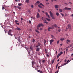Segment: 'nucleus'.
<instances>
[{"label": "nucleus", "instance_id": "obj_37", "mask_svg": "<svg viewBox=\"0 0 73 73\" xmlns=\"http://www.w3.org/2000/svg\"><path fill=\"white\" fill-rule=\"evenodd\" d=\"M35 31L36 32H37V33H39V31L37 30H36Z\"/></svg>", "mask_w": 73, "mask_h": 73}, {"label": "nucleus", "instance_id": "obj_45", "mask_svg": "<svg viewBox=\"0 0 73 73\" xmlns=\"http://www.w3.org/2000/svg\"><path fill=\"white\" fill-rule=\"evenodd\" d=\"M61 14L62 15V16H64V15L62 13H61Z\"/></svg>", "mask_w": 73, "mask_h": 73}, {"label": "nucleus", "instance_id": "obj_23", "mask_svg": "<svg viewBox=\"0 0 73 73\" xmlns=\"http://www.w3.org/2000/svg\"><path fill=\"white\" fill-rule=\"evenodd\" d=\"M54 59H53L52 60V62L51 63L52 65L53 64V63H54Z\"/></svg>", "mask_w": 73, "mask_h": 73}, {"label": "nucleus", "instance_id": "obj_46", "mask_svg": "<svg viewBox=\"0 0 73 73\" xmlns=\"http://www.w3.org/2000/svg\"><path fill=\"white\" fill-rule=\"evenodd\" d=\"M32 42H35V39H33V40Z\"/></svg>", "mask_w": 73, "mask_h": 73}, {"label": "nucleus", "instance_id": "obj_5", "mask_svg": "<svg viewBox=\"0 0 73 73\" xmlns=\"http://www.w3.org/2000/svg\"><path fill=\"white\" fill-rule=\"evenodd\" d=\"M72 9L71 8H68V7H65L63 9V10H71Z\"/></svg>", "mask_w": 73, "mask_h": 73}, {"label": "nucleus", "instance_id": "obj_52", "mask_svg": "<svg viewBox=\"0 0 73 73\" xmlns=\"http://www.w3.org/2000/svg\"><path fill=\"white\" fill-rule=\"evenodd\" d=\"M40 31H42V28H41L40 29Z\"/></svg>", "mask_w": 73, "mask_h": 73}, {"label": "nucleus", "instance_id": "obj_41", "mask_svg": "<svg viewBox=\"0 0 73 73\" xmlns=\"http://www.w3.org/2000/svg\"><path fill=\"white\" fill-rule=\"evenodd\" d=\"M45 60H43L42 61V62L44 63V62H45Z\"/></svg>", "mask_w": 73, "mask_h": 73}, {"label": "nucleus", "instance_id": "obj_22", "mask_svg": "<svg viewBox=\"0 0 73 73\" xmlns=\"http://www.w3.org/2000/svg\"><path fill=\"white\" fill-rule=\"evenodd\" d=\"M17 8H18L19 9H21V7L19 6H17Z\"/></svg>", "mask_w": 73, "mask_h": 73}, {"label": "nucleus", "instance_id": "obj_3", "mask_svg": "<svg viewBox=\"0 0 73 73\" xmlns=\"http://www.w3.org/2000/svg\"><path fill=\"white\" fill-rule=\"evenodd\" d=\"M68 28L69 29V31H71L72 30L71 25L70 24H68L67 25Z\"/></svg>", "mask_w": 73, "mask_h": 73}, {"label": "nucleus", "instance_id": "obj_11", "mask_svg": "<svg viewBox=\"0 0 73 73\" xmlns=\"http://www.w3.org/2000/svg\"><path fill=\"white\" fill-rule=\"evenodd\" d=\"M15 30H17L18 31H20L21 29L20 27H17V28H15Z\"/></svg>", "mask_w": 73, "mask_h": 73}, {"label": "nucleus", "instance_id": "obj_21", "mask_svg": "<svg viewBox=\"0 0 73 73\" xmlns=\"http://www.w3.org/2000/svg\"><path fill=\"white\" fill-rule=\"evenodd\" d=\"M55 8H58V5H55Z\"/></svg>", "mask_w": 73, "mask_h": 73}, {"label": "nucleus", "instance_id": "obj_26", "mask_svg": "<svg viewBox=\"0 0 73 73\" xmlns=\"http://www.w3.org/2000/svg\"><path fill=\"white\" fill-rule=\"evenodd\" d=\"M67 42H70L71 41L69 40L68 39H67Z\"/></svg>", "mask_w": 73, "mask_h": 73}, {"label": "nucleus", "instance_id": "obj_50", "mask_svg": "<svg viewBox=\"0 0 73 73\" xmlns=\"http://www.w3.org/2000/svg\"><path fill=\"white\" fill-rule=\"evenodd\" d=\"M59 57V55L58 54L57 56V58H58V57Z\"/></svg>", "mask_w": 73, "mask_h": 73}, {"label": "nucleus", "instance_id": "obj_57", "mask_svg": "<svg viewBox=\"0 0 73 73\" xmlns=\"http://www.w3.org/2000/svg\"><path fill=\"white\" fill-rule=\"evenodd\" d=\"M64 3V4H66V5H67L68 4V3L67 4L66 3Z\"/></svg>", "mask_w": 73, "mask_h": 73}, {"label": "nucleus", "instance_id": "obj_15", "mask_svg": "<svg viewBox=\"0 0 73 73\" xmlns=\"http://www.w3.org/2000/svg\"><path fill=\"white\" fill-rule=\"evenodd\" d=\"M18 6H21L22 5V3H19L18 4Z\"/></svg>", "mask_w": 73, "mask_h": 73}, {"label": "nucleus", "instance_id": "obj_51", "mask_svg": "<svg viewBox=\"0 0 73 73\" xmlns=\"http://www.w3.org/2000/svg\"><path fill=\"white\" fill-rule=\"evenodd\" d=\"M44 23H46V24H48V22L45 21Z\"/></svg>", "mask_w": 73, "mask_h": 73}, {"label": "nucleus", "instance_id": "obj_34", "mask_svg": "<svg viewBox=\"0 0 73 73\" xmlns=\"http://www.w3.org/2000/svg\"><path fill=\"white\" fill-rule=\"evenodd\" d=\"M37 3L38 4H39L40 3V1H38L36 3V4H37Z\"/></svg>", "mask_w": 73, "mask_h": 73}, {"label": "nucleus", "instance_id": "obj_13", "mask_svg": "<svg viewBox=\"0 0 73 73\" xmlns=\"http://www.w3.org/2000/svg\"><path fill=\"white\" fill-rule=\"evenodd\" d=\"M18 41H19V42H21V40H20V37H18Z\"/></svg>", "mask_w": 73, "mask_h": 73}, {"label": "nucleus", "instance_id": "obj_48", "mask_svg": "<svg viewBox=\"0 0 73 73\" xmlns=\"http://www.w3.org/2000/svg\"><path fill=\"white\" fill-rule=\"evenodd\" d=\"M46 56H47V57H49V55L48 54H46Z\"/></svg>", "mask_w": 73, "mask_h": 73}, {"label": "nucleus", "instance_id": "obj_53", "mask_svg": "<svg viewBox=\"0 0 73 73\" xmlns=\"http://www.w3.org/2000/svg\"><path fill=\"white\" fill-rule=\"evenodd\" d=\"M67 61V60L66 59H65V60H64V61L65 62H66V61Z\"/></svg>", "mask_w": 73, "mask_h": 73}, {"label": "nucleus", "instance_id": "obj_14", "mask_svg": "<svg viewBox=\"0 0 73 73\" xmlns=\"http://www.w3.org/2000/svg\"><path fill=\"white\" fill-rule=\"evenodd\" d=\"M62 54H63V52H62V51H61L60 53H59L58 55H59V56H60Z\"/></svg>", "mask_w": 73, "mask_h": 73}, {"label": "nucleus", "instance_id": "obj_10", "mask_svg": "<svg viewBox=\"0 0 73 73\" xmlns=\"http://www.w3.org/2000/svg\"><path fill=\"white\" fill-rule=\"evenodd\" d=\"M53 41H54V40L53 39H52L50 40V42L51 45L52 44V42H53Z\"/></svg>", "mask_w": 73, "mask_h": 73}, {"label": "nucleus", "instance_id": "obj_7", "mask_svg": "<svg viewBox=\"0 0 73 73\" xmlns=\"http://www.w3.org/2000/svg\"><path fill=\"white\" fill-rule=\"evenodd\" d=\"M67 63H64L62 66H64V65H66L68 63H69V60H68L67 61Z\"/></svg>", "mask_w": 73, "mask_h": 73}, {"label": "nucleus", "instance_id": "obj_44", "mask_svg": "<svg viewBox=\"0 0 73 73\" xmlns=\"http://www.w3.org/2000/svg\"><path fill=\"white\" fill-rule=\"evenodd\" d=\"M44 44H45V43H46V40H44Z\"/></svg>", "mask_w": 73, "mask_h": 73}, {"label": "nucleus", "instance_id": "obj_62", "mask_svg": "<svg viewBox=\"0 0 73 73\" xmlns=\"http://www.w3.org/2000/svg\"><path fill=\"white\" fill-rule=\"evenodd\" d=\"M68 48H67L66 49V52H67V51H68Z\"/></svg>", "mask_w": 73, "mask_h": 73}, {"label": "nucleus", "instance_id": "obj_28", "mask_svg": "<svg viewBox=\"0 0 73 73\" xmlns=\"http://www.w3.org/2000/svg\"><path fill=\"white\" fill-rule=\"evenodd\" d=\"M38 6L39 7H40V8H42V6H41V5H38Z\"/></svg>", "mask_w": 73, "mask_h": 73}, {"label": "nucleus", "instance_id": "obj_12", "mask_svg": "<svg viewBox=\"0 0 73 73\" xmlns=\"http://www.w3.org/2000/svg\"><path fill=\"white\" fill-rule=\"evenodd\" d=\"M38 72H39L40 73H44L42 72V71H41V70H37Z\"/></svg>", "mask_w": 73, "mask_h": 73}, {"label": "nucleus", "instance_id": "obj_42", "mask_svg": "<svg viewBox=\"0 0 73 73\" xmlns=\"http://www.w3.org/2000/svg\"><path fill=\"white\" fill-rule=\"evenodd\" d=\"M2 9L3 10H4V7L3 6Z\"/></svg>", "mask_w": 73, "mask_h": 73}, {"label": "nucleus", "instance_id": "obj_61", "mask_svg": "<svg viewBox=\"0 0 73 73\" xmlns=\"http://www.w3.org/2000/svg\"><path fill=\"white\" fill-rule=\"evenodd\" d=\"M37 66V67L39 68V65H38L37 66Z\"/></svg>", "mask_w": 73, "mask_h": 73}, {"label": "nucleus", "instance_id": "obj_49", "mask_svg": "<svg viewBox=\"0 0 73 73\" xmlns=\"http://www.w3.org/2000/svg\"><path fill=\"white\" fill-rule=\"evenodd\" d=\"M15 23H17V22H18V21H17V20H16L15 21Z\"/></svg>", "mask_w": 73, "mask_h": 73}, {"label": "nucleus", "instance_id": "obj_4", "mask_svg": "<svg viewBox=\"0 0 73 73\" xmlns=\"http://www.w3.org/2000/svg\"><path fill=\"white\" fill-rule=\"evenodd\" d=\"M45 26V25H43V24L42 23H41L40 24H39L38 27L40 28L41 27H44Z\"/></svg>", "mask_w": 73, "mask_h": 73}, {"label": "nucleus", "instance_id": "obj_25", "mask_svg": "<svg viewBox=\"0 0 73 73\" xmlns=\"http://www.w3.org/2000/svg\"><path fill=\"white\" fill-rule=\"evenodd\" d=\"M64 40V39L63 38H61V39H60V40L61 41H63V40Z\"/></svg>", "mask_w": 73, "mask_h": 73}, {"label": "nucleus", "instance_id": "obj_39", "mask_svg": "<svg viewBox=\"0 0 73 73\" xmlns=\"http://www.w3.org/2000/svg\"><path fill=\"white\" fill-rule=\"evenodd\" d=\"M37 29H38H38H39V27H38V26H37Z\"/></svg>", "mask_w": 73, "mask_h": 73}, {"label": "nucleus", "instance_id": "obj_63", "mask_svg": "<svg viewBox=\"0 0 73 73\" xmlns=\"http://www.w3.org/2000/svg\"><path fill=\"white\" fill-rule=\"evenodd\" d=\"M70 16H72V17H73V14H72Z\"/></svg>", "mask_w": 73, "mask_h": 73}, {"label": "nucleus", "instance_id": "obj_55", "mask_svg": "<svg viewBox=\"0 0 73 73\" xmlns=\"http://www.w3.org/2000/svg\"><path fill=\"white\" fill-rule=\"evenodd\" d=\"M39 46V45H37V46H36V48H38V46Z\"/></svg>", "mask_w": 73, "mask_h": 73}, {"label": "nucleus", "instance_id": "obj_35", "mask_svg": "<svg viewBox=\"0 0 73 73\" xmlns=\"http://www.w3.org/2000/svg\"><path fill=\"white\" fill-rule=\"evenodd\" d=\"M32 65H33V63H34V61H32Z\"/></svg>", "mask_w": 73, "mask_h": 73}, {"label": "nucleus", "instance_id": "obj_33", "mask_svg": "<svg viewBox=\"0 0 73 73\" xmlns=\"http://www.w3.org/2000/svg\"><path fill=\"white\" fill-rule=\"evenodd\" d=\"M68 4H70V5H72V3L70 2H69Z\"/></svg>", "mask_w": 73, "mask_h": 73}, {"label": "nucleus", "instance_id": "obj_40", "mask_svg": "<svg viewBox=\"0 0 73 73\" xmlns=\"http://www.w3.org/2000/svg\"><path fill=\"white\" fill-rule=\"evenodd\" d=\"M29 22L30 24H31L32 23V22H31V21L30 20L29 21Z\"/></svg>", "mask_w": 73, "mask_h": 73}, {"label": "nucleus", "instance_id": "obj_16", "mask_svg": "<svg viewBox=\"0 0 73 73\" xmlns=\"http://www.w3.org/2000/svg\"><path fill=\"white\" fill-rule=\"evenodd\" d=\"M52 28H53V27H48V31H50V30L52 29Z\"/></svg>", "mask_w": 73, "mask_h": 73}, {"label": "nucleus", "instance_id": "obj_59", "mask_svg": "<svg viewBox=\"0 0 73 73\" xmlns=\"http://www.w3.org/2000/svg\"><path fill=\"white\" fill-rule=\"evenodd\" d=\"M15 1H16V2H17L18 1L17 0H15Z\"/></svg>", "mask_w": 73, "mask_h": 73}, {"label": "nucleus", "instance_id": "obj_54", "mask_svg": "<svg viewBox=\"0 0 73 73\" xmlns=\"http://www.w3.org/2000/svg\"><path fill=\"white\" fill-rule=\"evenodd\" d=\"M38 12H40V10L39 9H38Z\"/></svg>", "mask_w": 73, "mask_h": 73}, {"label": "nucleus", "instance_id": "obj_1", "mask_svg": "<svg viewBox=\"0 0 73 73\" xmlns=\"http://www.w3.org/2000/svg\"><path fill=\"white\" fill-rule=\"evenodd\" d=\"M49 13L50 15V16L52 18V19L55 20V18L53 16V14L52 13V12H51V11H50Z\"/></svg>", "mask_w": 73, "mask_h": 73}, {"label": "nucleus", "instance_id": "obj_8", "mask_svg": "<svg viewBox=\"0 0 73 73\" xmlns=\"http://www.w3.org/2000/svg\"><path fill=\"white\" fill-rule=\"evenodd\" d=\"M37 14L36 17L37 18H40V14H39V13H37Z\"/></svg>", "mask_w": 73, "mask_h": 73}, {"label": "nucleus", "instance_id": "obj_19", "mask_svg": "<svg viewBox=\"0 0 73 73\" xmlns=\"http://www.w3.org/2000/svg\"><path fill=\"white\" fill-rule=\"evenodd\" d=\"M42 19L44 21H46L45 19H44V18L42 17Z\"/></svg>", "mask_w": 73, "mask_h": 73}, {"label": "nucleus", "instance_id": "obj_20", "mask_svg": "<svg viewBox=\"0 0 73 73\" xmlns=\"http://www.w3.org/2000/svg\"><path fill=\"white\" fill-rule=\"evenodd\" d=\"M56 14L57 16H59V13L58 12H56Z\"/></svg>", "mask_w": 73, "mask_h": 73}, {"label": "nucleus", "instance_id": "obj_17", "mask_svg": "<svg viewBox=\"0 0 73 73\" xmlns=\"http://www.w3.org/2000/svg\"><path fill=\"white\" fill-rule=\"evenodd\" d=\"M30 50H33V47H32V46H30Z\"/></svg>", "mask_w": 73, "mask_h": 73}, {"label": "nucleus", "instance_id": "obj_56", "mask_svg": "<svg viewBox=\"0 0 73 73\" xmlns=\"http://www.w3.org/2000/svg\"><path fill=\"white\" fill-rule=\"evenodd\" d=\"M28 12H29V13H31V11H30V10H29V11H28Z\"/></svg>", "mask_w": 73, "mask_h": 73}, {"label": "nucleus", "instance_id": "obj_36", "mask_svg": "<svg viewBox=\"0 0 73 73\" xmlns=\"http://www.w3.org/2000/svg\"><path fill=\"white\" fill-rule=\"evenodd\" d=\"M26 2L28 3V2H29V0H26Z\"/></svg>", "mask_w": 73, "mask_h": 73}, {"label": "nucleus", "instance_id": "obj_32", "mask_svg": "<svg viewBox=\"0 0 73 73\" xmlns=\"http://www.w3.org/2000/svg\"><path fill=\"white\" fill-rule=\"evenodd\" d=\"M40 5H42V6H43V7H44V5H43V4L41 3H40Z\"/></svg>", "mask_w": 73, "mask_h": 73}, {"label": "nucleus", "instance_id": "obj_58", "mask_svg": "<svg viewBox=\"0 0 73 73\" xmlns=\"http://www.w3.org/2000/svg\"><path fill=\"white\" fill-rule=\"evenodd\" d=\"M26 50H28V48H26Z\"/></svg>", "mask_w": 73, "mask_h": 73}, {"label": "nucleus", "instance_id": "obj_2", "mask_svg": "<svg viewBox=\"0 0 73 73\" xmlns=\"http://www.w3.org/2000/svg\"><path fill=\"white\" fill-rule=\"evenodd\" d=\"M12 33V30H9V31L8 32V34L9 36H13V35L11 33Z\"/></svg>", "mask_w": 73, "mask_h": 73}, {"label": "nucleus", "instance_id": "obj_6", "mask_svg": "<svg viewBox=\"0 0 73 73\" xmlns=\"http://www.w3.org/2000/svg\"><path fill=\"white\" fill-rule=\"evenodd\" d=\"M56 25V24H55L52 25V28H54V27H55L56 28H57L58 26H57V25Z\"/></svg>", "mask_w": 73, "mask_h": 73}, {"label": "nucleus", "instance_id": "obj_29", "mask_svg": "<svg viewBox=\"0 0 73 73\" xmlns=\"http://www.w3.org/2000/svg\"><path fill=\"white\" fill-rule=\"evenodd\" d=\"M46 20H48V21H50V19H49L47 18H46Z\"/></svg>", "mask_w": 73, "mask_h": 73}, {"label": "nucleus", "instance_id": "obj_9", "mask_svg": "<svg viewBox=\"0 0 73 73\" xmlns=\"http://www.w3.org/2000/svg\"><path fill=\"white\" fill-rule=\"evenodd\" d=\"M45 14L46 15V16H48V18H50V16H49V15H48V13L47 12H46L45 13Z\"/></svg>", "mask_w": 73, "mask_h": 73}, {"label": "nucleus", "instance_id": "obj_30", "mask_svg": "<svg viewBox=\"0 0 73 73\" xmlns=\"http://www.w3.org/2000/svg\"><path fill=\"white\" fill-rule=\"evenodd\" d=\"M31 8H34V7L33 6V5H31Z\"/></svg>", "mask_w": 73, "mask_h": 73}, {"label": "nucleus", "instance_id": "obj_31", "mask_svg": "<svg viewBox=\"0 0 73 73\" xmlns=\"http://www.w3.org/2000/svg\"><path fill=\"white\" fill-rule=\"evenodd\" d=\"M38 46H40V47H41V45H41V43H38Z\"/></svg>", "mask_w": 73, "mask_h": 73}, {"label": "nucleus", "instance_id": "obj_47", "mask_svg": "<svg viewBox=\"0 0 73 73\" xmlns=\"http://www.w3.org/2000/svg\"><path fill=\"white\" fill-rule=\"evenodd\" d=\"M59 64V63H58V64H57L56 66V67H58V65Z\"/></svg>", "mask_w": 73, "mask_h": 73}, {"label": "nucleus", "instance_id": "obj_43", "mask_svg": "<svg viewBox=\"0 0 73 73\" xmlns=\"http://www.w3.org/2000/svg\"><path fill=\"white\" fill-rule=\"evenodd\" d=\"M58 31L59 32H60V31H61V29H59L58 30Z\"/></svg>", "mask_w": 73, "mask_h": 73}, {"label": "nucleus", "instance_id": "obj_24", "mask_svg": "<svg viewBox=\"0 0 73 73\" xmlns=\"http://www.w3.org/2000/svg\"><path fill=\"white\" fill-rule=\"evenodd\" d=\"M59 11H60V12H62V9H59Z\"/></svg>", "mask_w": 73, "mask_h": 73}, {"label": "nucleus", "instance_id": "obj_64", "mask_svg": "<svg viewBox=\"0 0 73 73\" xmlns=\"http://www.w3.org/2000/svg\"><path fill=\"white\" fill-rule=\"evenodd\" d=\"M72 45H71L70 46V47H72Z\"/></svg>", "mask_w": 73, "mask_h": 73}, {"label": "nucleus", "instance_id": "obj_60", "mask_svg": "<svg viewBox=\"0 0 73 73\" xmlns=\"http://www.w3.org/2000/svg\"><path fill=\"white\" fill-rule=\"evenodd\" d=\"M16 24H17V25H19V23H16Z\"/></svg>", "mask_w": 73, "mask_h": 73}, {"label": "nucleus", "instance_id": "obj_27", "mask_svg": "<svg viewBox=\"0 0 73 73\" xmlns=\"http://www.w3.org/2000/svg\"><path fill=\"white\" fill-rule=\"evenodd\" d=\"M40 50V48H37L36 50V51H39Z\"/></svg>", "mask_w": 73, "mask_h": 73}, {"label": "nucleus", "instance_id": "obj_18", "mask_svg": "<svg viewBox=\"0 0 73 73\" xmlns=\"http://www.w3.org/2000/svg\"><path fill=\"white\" fill-rule=\"evenodd\" d=\"M51 38H54V36L52 35H51Z\"/></svg>", "mask_w": 73, "mask_h": 73}, {"label": "nucleus", "instance_id": "obj_38", "mask_svg": "<svg viewBox=\"0 0 73 73\" xmlns=\"http://www.w3.org/2000/svg\"><path fill=\"white\" fill-rule=\"evenodd\" d=\"M59 43H60V41L59 40H58V41H57V44H59Z\"/></svg>", "mask_w": 73, "mask_h": 73}]
</instances>
